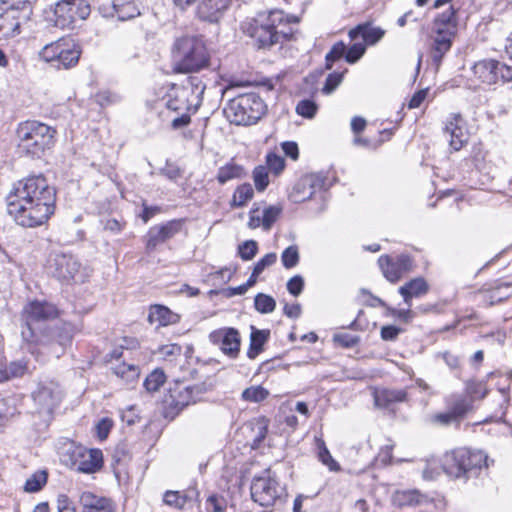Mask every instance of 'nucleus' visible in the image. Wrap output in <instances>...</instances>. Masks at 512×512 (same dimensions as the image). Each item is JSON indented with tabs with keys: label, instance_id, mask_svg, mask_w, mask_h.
<instances>
[{
	"label": "nucleus",
	"instance_id": "obj_10",
	"mask_svg": "<svg viewBox=\"0 0 512 512\" xmlns=\"http://www.w3.org/2000/svg\"><path fill=\"white\" fill-rule=\"evenodd\" d=\"M23 315L26 327L22 330L21 335L23 340L30 345L38 337L35 332L37 324L55 318L57 309L50 303L33 301L25 306Z\"/></svg>",
	"mask_w": 512,
	"mask_h": 512
},
{
	"label": "nucleus",
	"instance_id": "obj_29",
	"mask_svg": "<svg viewBox=\"0 0 512 512\" xmlns=\"http://www.w3.org/2000/svg\"><path fill=\"white\" fill-rule=\"evenodd\" d=\"M103 465V455L99 449H90L81 455L77 470L83 473H94Z\"/></svg>",
	"mask_w": 512,
	"mask_h": 512
},
{
	"label": "nucleus",
	"instance_id": "obj_64",
	"mask_svg": "<svg viewBox=\"0 0 512 512\" xmlns=\"http://www.w3.org/2000/svg\"><path fill=\"white\" fill-rule=\"evenodd\" d=\"M402 332V329L394 326V325H387L383 326L381 328V338L385 341H394L398 335Z\"/></svg>",
	"mask_w": 512,
	"mask_h": 512
},
{
	"label": "nucleus",
	"instance_id": "obj_25",
	"mask_svg": "<svg viewBox=\"0 0 512 512\" xmlns=\"http://www.w3.org/2000/svg\"><path fill=\"white\" fill-rule=\"evenodd\" d=\"M79 503L85 510L92 512H113L115 510L112 500L106 497H99L91 492H84L79 498Z\"/></svg>",
	"mask_w": 512,
	"mask_h": 512
},
{
	"label": "nucleus",
	"instance_id": "obj_14",
	"mask_svg": "<svg viewBox=\"0 0 512 512\" xmlns=\"http://www.w3.org/2000/svg\"><path fill=\"white\" fill-rule=\"evenodd\" d=\"M50 269L53 276L61 281L83 282L85 279L80 262L72 255L55 254L50 261Z\"/></svg>",
	"mask_w": 512,
	"mask_h": 512
},
{
	"label": "nucleus",
	"instance_id": "obj_48",
	"mask_svg": "<svg viewBox=\"0 0 512 512\" xmlns=\"http://www.w3.org/2000/svg\"><path fill=\"white\" fill-rule=\"evenodd\" d=\"M281 213V208L277 206H269L262 212V227L265 231L271 229Z\"/></svg>",
	"mask_w": 512,
	"mask_h": 512
},
{
	"label": "nucleus",
	"instance_id": "obj_6",
	"mask_svg": "<svg viewBox=\"0 0 512 512\" xmlns=\"http://www.w3.org/2000/svg\"><path fill=\"white\" fill-rule=\"evenodd\" d=\"M224 112L231 123L252 125L265 114L266 105L258 94L246 93L231 99Z\"/></svg>",
	"mask_w": 512,
	"mask_h": 512
},
{
	"label": "nucleus",
	"instance_id": "obj_62",
	"mask_svg": "<svg viewBox=\"0 0 512 512\" xmlns=\"http://www.w3.org/2000/svg\"><path fill=\"white\" fill-rule=\"evenodd\" d=\"M159 173L173 182H176L182 176L180 168L169 163H167L165 167L161 168Z\"/></svg>",
	"mask_w": 512,
	"mask_h": 512
},
{
	"label": "nucleus",
	"instance_id": "obj_37",
	"mask_svg": "<svg viewBox=\"0 0 512 512\" xmlns=\"http://www.w3.org/2000/svg\"><path fill=\"white\" fill-rule=\"evenodd\" d=\"M472 409V399L466 396L457 397L450 405L449 410L459 422Z\"/></svg>",
	"mask_w": 512,
	"mask_h": 512
},
{
	"label": "nucleus",
	"instance_id": "obj_16",
	"mask_svg": "<svg viewBox=\"0 0 512 512\" xmlns=\"http://www.w3.org/2000/svg\"><path fill=\"white\" fill-rule=\"evenodd\" d=\"M210 341L218 345L221 351L231 357L236 358L240 351V334L235 328H220L210 333Z\"/></svg>",
	"mask_w": 512,
	"mask_h": 512
},
{
	"label": "nucleus",
	"instance_id": "obj_40",
	"mask_svg": "<svg viewBox=\"0 0 512 512\" xmlns=\"http://www.w3.org/2000/svg\"><path fill=\"white\" fill-rule=\"evenodd\" d=\"M317 448H318V459L326 465L331 471L340 470V465L334 458L331 456L329 450L327 449L325 443L321 439H317Z\"/></svg>",
	"mask_w": 512,
	"mask_h": 512
},
{
	"label": "nucleus",
	"instance_id": "obj_31",
	"mask_svg": "<svg viewBox=\"0 0 512 512\" xmlns=\"http://www.w3.org/2000/svg\"><path fill=\"white\" fill-rule=\"evenodd\" d=\"M456 13L457 10L450 6L449 9L439 14L434 20V30L449 31L456 35L458 25Z\"/></svg>",
	"mask_w": 512,
	"mask_h": 512
},
{
	"label": "nucleus",
	"instance_id": "obj_28",
	"mask_svg": "<svg viewBox=\"0 0 512 512\" xmlns=\"http://www.w3.org/2000/svg\"><path fill=\"white\" fill-rule=\"evenodd\" d=\"M179 315L172 312L163 305H152L149 310L148 321L151 324L159 326H167L175 324L179 321Z\"/></svg>",
	"mask_w": 512,
	"mask_h": 512
},
{
	"label": "nucleus",
	"instance_id": "obj_38",
	"mask_svg": "<svg viewBox=\"0 0 512 512\" xmlns=\"http://www.w3.org/2000/svg\"><path fill=\"white\" fill-rule=\"evenodd\" d=\"M253 195L254 191L252 185L249 183L242 184L235 190L231 204L235 207H243L253 198Z\"/></svg>",
	"mask_w": 512,
	"mask_h": 512
},
{
	"label": "nucleus",
	"instance_id": "obj_51",
	"mask_svg": "<svg viewBox=\"0 0 512 512\" xmlns=\"http://www.w3.org/2000/svg\"><path fill=\"white\" fill-rule=\"evenodd\" d=\"M346 52V45L343 42H338L334 44L331 50L327 53L326 59V68L331 69L332 64L342 58Z\"/></svg>",
	"mask_w": 512,
	"mask_h": 512
},
{
	"label": "nucleus",
	"instance_id": "obj_8",
	"mask_svg": "<svg viewBox=\"0 0 512 512\" xmlns=\"http://www.w3.org/2000/svg\"><path fill=\"white\" fill-rule=\"evenodd\" d=\"M71 340L72 333L69 326L49 328L34 340L38 348L36 349L30 344L27 350L37 359L39 354H48L59 358Z\"/></svg>",
	"mask_w": 512,
	"mask_h": 512
},
{
	"label": "nucleus",
	"instance_id": "obj_63",
	"mask_svg": "<svg viewBox=\"0 0 512 512\" xmlns=\"http://www.w3.org/2000/svg\"><path fill=\"white\" fill-rule=\"evenodd\" d=\"M113 426V422L109 418H102L96 425L97 436L100 440H105Z\"/></svg>",
	"mask_w": 512,
	"mask_h": 512
},
{
	"label": "nucleus",
	"instance_id": "obj_50",
	"mask_svg": "<svg viewBox=\"0 0 512 512\" xmlns=\"http://www.w3.org/2000/svg\"><path fill=\"white\" fill-rule=\"evenodd\" d=\"M253 180L258 191H264L269 184L268 171L265 166H257L253 171Z\"/></svg>",
	"mask_w": 512,
	"mask_h": 512
},
{
	"label": "nucleus",
	"instance_id": "obj_57",
	"mask_svg": "<svg viewBox=\"0 0 512 512\" xmlns=\"http://www.w3.org/2000/svg\"><path fill=\"white\" fill-rule=\"evenodd\" d=\"M342 80H343V72L342 73H339V72L330 73L326 78V81H325L322 91L325 94L332 93L341 84Z\"/></svg>",
	"mask_w": 512,
	"mask_h": 512
},
{
	"label": "nucleus",
	"instance_id": "obj_13",
	"mask_svg": "<svg viewBox=\"0 0 512 512\" xmlns=\"http://www.w3.org/2000/svg\"><path fill=\"white\" fill-rule=\"evenodd\" d=\"M393 505L399 509L423 508L427 511L445 510L447 503L443 497L429 498L417 490H399L392 496Z\"/></svg>",
	"mask_w": 512,
	"mask_h": 512
},
{
	"label": "nucleus",
	"instance_id": "obj_18",
	"mask_svg": "<svg viewBox=\"0 0 512 512\" xmlns=\"http://www.w3.org/2000/svg\"><path fill=\"white\" fill-rule=\"evenodd\" d=\"M62 392L57 383L48 382L40 384L33 393V399L43 412L51 413L60 403Z\"/></svg>",
	"mask_w": 512,
	"mask_h": 512
},
{
	"label": "nucleus",
	"instance_id": "obj_55",
	"mask_svg": "<svg viewBox=\"0 0 512 512\" xmlns=\"http://www.w3.org/2000/svg\"><path fill=\"white\" fill-rule=\"evenodd\" d=\"M238 251H239L240 257L243 260H245V261L251 260L254 258V256L256 255V253L258 251L257 242L254 240L245 241L244 243H242L239 246Z\"/></svg>",
	"mask_w": 512,
	"mask_h": 512
},
{
	"label": "nucleus",
	"instance_id": "obj_7",
	"mask_svg": "<svg viewBox=\"0 0 512 512\" xmlns=\"http://www.w3.org/2000/svg\"><path fill=\"white\" fill-rule=\"evenodd\" d=\"M205 391L204 384L190 385L178 380L170 384L162 401L164 417L174 419L185 407L198 401Z\"/></svg>",
	"mask_w": 512,
	"mask_h": 512
},
{
	"label": "nucleus",
	"instance_id": "obj_32",
	"mask_svg": "<svg viewBox=\"0 0 512 512\" xmlns=\"http://www.w3.org/2000/svg\"><path fill=\"white\" fill-rule=\"evenodd\" d=\"M349 36L352 40H355L361 36L365 43L373 45L384 36V31L380 28L369 27L367 25H359L356 28L350 30Z\"/></svg>",
	"mask_w": 512,
	"mask_h": 512
},
{
	"label": "nucleus",
	"instance_id": "obj_54",
	"mask_svg": "<svg viewBox=\"0 0 512 512\" xmlns=\"http://www.w3.org/2000/svg\"><path fill=\"white\" fill-rule=\"evenodd\" d=\"M366 46L364 43H354L348 50L345 52V59L348 63H356L365 53Z\"/></svg>",
	"mask_w": 512,
	"mask_h": 512
},
{
	"label": "nucleus",
	"instance_id": "obj_17",
	"mask_svg": "<svg viewBox=\"0 0 512 512\" xmlns=\"http://www.w3.org/2000/svg\"><path fill=\"white\" fill-rule=\"evenodd\" d=\"M182 223L180 220L168 221L161 225L151 227L146 235V249L152 252L156 247L173 238L180 232Z\"/></svg>",
	"mask_w": 512,
	"mask_h": 512
},
{
	"label": "nucleus",
	"instance_id": "obj_49",
	"mask_svg": "<svg viewBox=\"0 0 512 512\" xmlns=\"http://www.w3.org/2000/svg\"><path fill=\"white\" fill-rule=\"evenodd\" d=\"M281 261L286 269L295 267L299 262L298 248L296 246L287 247L281 255Z\"/></svg>",
	"mask_w": 512,
	"mask_h": 512
},
{
	"label": "nucleus",
	"instance_id": "obj_9",
	"mask_svg": "<svg viewBox=\"0 0 512 512\" xmlns=\"http://www.w3.org/2000/svg\"><path fill=\"white\" fill-rule=\"evenodd\" d=\"M283 487L276 479V475L270 469H266L261 475L255 476L251 484V497L260 506L269 507L281 498Z\"/></svg>",
	"mask_w": 512,
	"mask_h": 512
},
{
	"label": "nucleus",
	"instance_id": "obj_34",
	"mask_svg": "<svg viewBox=\"0 0 512 512\" xmlns=\"http://www.w3.org/2000/svg\"><path fill=\"white\" fill-rule=\"evenodd\" d=\"M269 331L258 330L252 327V332L250 335V347L247 352V356L250 359H254L258 356V354L262 351L263 345L268 340Z\"/></svg>",
	"mask_w": 512,
	"mask_h": 512
},
{
	"label": "nucleus",
	"instance_id": "obj_2",
	"mask_svg": "<svg viewBox=\"0 0 512 512\" xmlns=\"http://www.w3.org/2000/svg\"><path fill=\"white\" fill-rule=\"evenodd\" d=\"M298 18L292 15H285L280 9H273L269 12H260L256 18L242 24L244 34L254 40L258 48H270L289 38L290 32L277 30L284 23H296Z\"/></svg>",
	"mask_w": 512,
	"mask_h": 512
},
{
	"label": "nucleus",
	"instance_id": "obj_47",
	"mask_svg": "<svg viewBox=\"0 0 512 512\" xmlns=\"http://www.w3.org/2000/svg\"><path fill=\"white\" fill-rule=\"evenodd\" d=\"M268 391L262 386H251L242 392V398L249 402H261L268 396Z\"/></svg>",
	"mask_w": 512,
	"mask_h": 512
},
{
	"label": "nucleus",
	"instance_id": "obj_56",
	"mask_svg": "<svg viewBox=\"0 0 512 512\" xmlns=\"http://www.w3.org/2000/svg\"><path fill=\"white\" fill-rule=\"evenodd\" d=\"M120 100V97L118 94L113 93L109 90H103L98 92L95 95V101L97 104H99L101 107H106L112 104L117 103Z\"/></svg>",
	"mask_w": 512,
	"mask_h": 512
},
{
	"label": "nucleus",
	"instance_id": "obj_42",
	"mask_svg": "<svg viewBox=\"0 0 512 512\" xmlns=\"http://www.w3.org/2000/svg\"><path fill=\"white\" fill-rule=\"evenodd\" d=\"M255 309L262 314H268L275 310L276 301L270 295L259 293L254 299Z\"/></svg>",
	"mask_w": 512,
	"mask_h": 512
},
{
	"label": "nucleus",
	"instance_id": "obj_36",
	"mask_svg": "<svg viewBox=\"0 0 512 512\" xmlns=\"http://www.w3.org/2000/svg\"><path fill=\"white\" fill-rule=\"evenodd\" d=\"M115 16L118 20L125 21L132 19L140 14V11L134 2L113 3Z\"/></svg>",
	"mask_w": 512,
	"mask_h": 512
},
{
	"label": "nucleus",
	"instance_id": "obj_5",
	"mask_svg": "<svg viewBox=\"0 0 512 512\" xmlns=\"http://www.w3.org/2000/svg\"><path fill=\"white\" fill-rule=\"evenodd\" d=\"M19 149L32 157H40L55 142L54 128L38 122H21L16 130Z\"/></svg>",
	"mask_w": 512,
	"mask_h": 512
},
{
	"label": "nucleus",
	"instance_id": "obj_19",
	"mask_svg": "<svg viewBox=\"0 0 512 512\" xmlns=\"http://www.w3.org/2000/svg\"><path fill=\"white\" fill-rule=\"evenodd\" d=\"M198 491L189 487L183 491L168 490L163 495V502L176 510H193L198 506Z\"/></svg>",
	"mask_w": 512,
	"mask_h": 512
},
{
	"label": "nucleus",
	"instance_id": "obj_35",
	"mask_svg": "<svg viewBox=\"0 0 512 512\" xmlns=\"http://www.w3.org/2000/svg\"><path fill=\"white\" fill-rule=\"evenodd\" d=\"M512 294V282L498 281L489 291L490 304L501 302Z\"/></svg>",
	"mask_w": 512,
	"mask_h": 512
},
{
	"label": "nucleus",
	"instance_id": "obj_24",
	"mask_svg": "<svg viewBox=\"0 0 512 512\" xmlns=\"http://www.w3.org/2000/svg\"><path fill=\"white\" fill-rule=\"evenodd\" d=\"M206 85L198 77H189L187 82L176 88V97H189L195 105L202 101Z\"/></svg>",
	"mask_w": 512,
	"mask_h": 512
},
{
	"label": "nucleus",
	"instance_id": "obj_53",
	"mask_svg": "<svg viewBox=\"0 0 512 512\" xmlns=\"http://www.w3.org/2000/svg\"><path fill=\"white\" fill-rule=\"evenodd\" d=\"M266 164L270 171L278 175L283 171L285 167V160L278 154L269 153L266 156Z\"/></svg>",
	"mask_w": 512,
	"mask_h": 512
},
{
	"label": "nucleus",
	"instance_id": "obj_20",
	"mask_svg": "<svg viewBox=\"0 0 512 512\" xmlns=\"http://www.w3.org/2000/svg\"><path fill=\"white\" fill-rule=\"evenodd\" d=\"M231 0H201L197 7L200 20L217 23L230 5Z\"/></svg>",
	"mask_w": 512,
	"mask_h": 512
},
{
	"label": "nucleus",
	"instance_id": "obj_21",
	"mask_svg": "<svg viewBox=\"0 0 512 512\" xmlns=\"http://www.w3.org/2000/svg\"><path fill=\"white\" fill-rule=\"evenodd\" d=\"M455 34L443 30H434L431 43V58L436 66L442 62L444 55L451 49Z\"/></svg>",
	"mask_w": 512,
	"mask_h": 512
},
{
	"label": "nucleus",
	"instance_id": "obj_52",
	"mask_svg": "<svg viewBox=\"0 0 512 512\" xmlns=\"http://www.w3.org/2000/svg\"><path fill=\"white\" fill-rule=\"evenodd\" d=\"M317 109L316 103L309 99L301 100L296 106V112L309 119L315 116Z\"/></svg>",
	"mask_w": 512,
	"mask_h": 512
},
{
	"label": "nucleus",
	"instance_id": "obj_33",
	"mask_svg": "<svg viewBox=\"0 0 512 512\" xmlns=\"http://www.w3.org/2000/svg\"><path fill=\"white\" fill-rule=\"evenodd\" d=\"M244 174L245 172L242 166L230 162L218 169L217 181L219 184L224 185L228 181L242 178Z\"/></svg>",
	"mask_w": 512,
	"mask_h": 512
},
{
	"label": "nucleus",
	"instance_id": "obj_60",
	"mask_svg": "<svg viewBox=\"0 0 512 512\" xmlns=\"http://www.w3.org/2000/svg\"><path fill=\"white\" fill-rule=\"evenodd\" d=\"M304 288V279L300 275H295L287 282V290L293 296H299Z\"/></svg>",
	"mask_w": 512,
	"mask_h": 512
},
{
	"label": "nucleus",
	"instance_id": "obj_45",
	"mask_svg": "<svg viewBox=\"0 0 512 512\" xmlns=\"http://www.w3.org/2000/svg\"><path fill=\"white\" fill-rule=\"evenodd\" d=\"M449 136V144L451 148L455 151H459L465 143L468 141V133L466 129V124L458 127L456 131H453Z\"/></svg>",
	"mask_w": 512,
	"mask_h": 512
},
{
	"label": "nucleus",
	"instance_id": "obj_15",
	"mask_svg": "<svg viewBox=\"0 0 512 512\" xmlns=\"http://www.w3.org/2000/svg\"><path fill=\"white\" fill-rule=\"evenodd\" d=\"M379 267L383 276L391 283H395L401 277L413 270V259L407 254H401L396 257L382 255L378 259Z\"/></svg>",
	"mask_w": 512,
	"mask_h": 512
},
{
	"label": "nucleus",
	"instance_id": "obj_58",
	"mask_svg": "<svg viewBox=\"0 0 512 512\" xmlns=\"http://www.w3.org/2000/svg\"><path fill=\"white\" fill-rule=\"evenodd\" d=\"M10 378L20 377L29 371L28 362L26 360H16L9 364L7 367Z\"/></svg>",
	"mask_w": 512,
	"mask_h": 512
},
{
	"label": "nucleus",
	"instance_id": "obj_4",
	"mask_svg": "<svg viewBox=\"0 0 512 512\" xmlns=\"http://www.w3.org/2000/svg\"><path fill=\"white\" fill-rule=\"evenodd\" d=\"M489 461L483 451L461 447L445 453L442 468L453 478L468 480L478 476L483 468H488Z\"/></svg>",
	"mask_w": 512,
	"mask_h": 512
},
{
	"label": "nucleus",
	"instance_id": "obj_44",
	"mask_svg": "<svg viewBox=\"0 0 512 512\" xmlns=\"http://www.w3.org/2000/svg\"><path fill=\"white\" fill-rule=\"evenodd\" d=\"M64 39H59L56 42L47 44L41 51L40 57L45 62H50L53 65L55 64L59 54H61L60 48H62Z\"/></svg>",
	"mask_w": 512,
	"mask_h": 512
},
{
	"label": "nucleus",
	"instance_id": "obj_11",
	"mask_svg": "<svg viewBox=\"0 0 512 512\" xmlns=\"http://www.w3.org/2000/svg\"><path fill=\"white\" fill-rule=\"evenodd\" d=\"M90 5L86 0H61L56 4L55 25L62 29L73 28L77 21L90 15Z\"/></svg>",
	"mask_w": 512,
	"mask_h": 512
},
{
	"label": "nucleus",
	"instance_id": "obj_23",
	"mask_svg": "<svg viewBox=\"0 0 512 512\" xmlns=\"http://www.w3.org/2000/svg\"><path fill=\"white\" fill-rule=\"evenodd\" d=\"M54 67L69 69L75 66L80 58L81 50L71 39H64L62 48Z\"/></svg>",
	"mask_w": 512,
	"mask_h": 512
},
{
	"label": "nucleus",
	"instance_id": "obj_61",
	"mask_svg": "<svg viewBox=\"0 0 512 512\" xmlns=\"http://www.w3.org/2000/svg\"><path fill=\"white\" fill-rule=\"evenodd\" d=\"M277 260V255L275 253H268L254 266L255 274H261L267 267L273 265Z\"/></svg>",
	"mask_w": 512,
	"mask_h": 512
},
{
	"label": "nucleus",
	"instance_id": "obj_41",
	"mask_svg": "<svg viewBox=\"0 0 512 512\" xmlns=\"http://www.w3.org/2000/svg\"><path fill=\"white\" fill-rule=\"evenodd\" d=\"M47 482V473L44 470L37 471L25 482L24 490L29 493L38 492Z\"/></svg>",
	"mask_w": 512,
	"mask_h": 512
},
{
	"label": "nucleus",
	"instance_id": "obj_43",
	"mask_svg": "<svg viewBox=\"0 0 512 512\" xmlns=\"http://www.w3.org/2000/svg\"><path fill=\"white\" fill-rule=\"evenodd\" d=\"M166 375L161 369L152 371L144 381V387L148 392L157 391L165 382Z\"/></svg>",
	"mask_w": 512,
	"mask_h": 512
},
{
	"label": "nucleus",
	"instance_id": "obj_59",
	"mask_svg": "<svg viewBox=\"0 0 512 512\" xmlns=\"http://www.w3.org/2000/svg\"><path fill=\"white\" fill-rule=\"evenodd\" d=\"M465 121L463 117L458 113L450 114L445 122V133L447 135L451 134L453 131H456L458 127L465 125Z\"/></svg>",
	"mask_w": 512,
	"mask_h": 512
},
{
	"label": "nucleus",
	"instance_id": "obj_22",
	"mask_svg": "<svg viewBox=\"0 0 512 512\" xmlns=\"http://www.w3.org/2000/svg\"><path fill=\"white\" fill-rule=\"evenodd\" d=\"M429 291V285L422 277L414 278L398 290L399 294L403 297L404 303L410 308L414 298H420L426 295Z\"/></svg>",
	"mask_w": 512,
	"mask_h": 512
},
{
	"label": "nucleus",
	"instance_id": "obj_12",
	"mask_svg": "<svg viewBox=\"0 0 512 512\" xmlns=\"http://www.w3.org/2000/svg\"><path fill=\"white\" fill-rule=\"evenodd\" d=\"M32 15V4L28 0L11 4L6 11L0 15V38L13 37L19 33L20 25L30 20Z\"/></svg>",
	"mask_w": 512,
	"mask_h": 512
},
{
	"label": "nucleus",
	"instance_id": "obj_27",
	"mask_svg": "<svg viewBox=\"0 0 512 512\" xmlns=\"http://www.w3.org/2000/svg\"><path fill=\"white\" fill-rule=\"evenodd\" d=\"M407 401V393L403 389H381L374 392V402L379 408H388L394 403Z\"/></svg>",
	"mask_w": 512,
	"mask_h": 512
},
{
	"label": "nucleus",
	"instance_id": "obj_30",
	"mask_svg": "<svg viewBox=\"0 0 512 512\" xmlns=\"http://www.w3.org/2000/svg\"><path fill=\"white\" fill-rule=\"evenodd\" d=\"M497 61L482 60L473 66L474 75L483 83L496 84Z\"/></svg>",
	"mask_w": 512,
	"mask_h": 512
},
{
	"label": "nucleus",
	"instance_id": "obj_46",
	"mask_svg": "<svg viewBox=\"0 0 512 512\" xmlns=\"http://www.w3.org/2000/svg\"><path fill=\"white\" fill-rule=\"evenodd\" d=\"M194 102L189 98L176 97V88L173 90V94H170V98L167 101V108L173 111L188 110Z\"/></svg>",
	"mask_w": 512,
	"mask_h": 512
},
{
	"label": "nucleus",
	"instance_id": "obj_3",
	"mask_svg": "<svg viewBox=\"0 0 512 512\" xmlns=\"http://www.w3.org/2000/svg\"><path fill=\"white\" fill-rule=\"evenodd\" d=\"M174 70L180 73L199 72L210 65V54L202 39L185 36L173 45Z\"/></svg>",
	"mask_w": 512,
	"mask_h": 512
},
{
	"label": "nucleus",
	"instance_id": "obj_39",
	"mask_svg": "<svg viewBox=\"0 0 512 512\" xmlns=\"http://www.w3.org/2000/svg\"><path fill=\"white\" fill-rule=\"evenodd\" d=\"M114 374L126 382H132L139 377V368L133 364L120 363L113 368Z\"/></svg>",
	"mask_w": 512,
	"mask_h": 512
},
{
	"label": "nucleus",
	"instance_id": "obj_26",
	"mask_svg": "<svg viewBox=\"0 0 512 512\" xmlns=\"http://www.w3.org/2000/svg\"><path fill=\"white\" fill-rule=\"evenodd\" d=\"M325 178L318 173H311L303 176L297 183L295 189L302 193L301 200L310 199L318 190L324 187Z\"/></svg>",
	"mask_w": 512,
	"mask_h": 512
},
{
	"label": "nucleus",
	"instance_id": "obj_1",
	"mask_svg": "<svg viewBox=\"0 0 512 512\" xmlns=\"http://www.w3.org/2000/svg\"><path fill=\"white\" fill-rule=\"evenodd\" d=\"M55 202V189L42 175L18 181L6 196L8 214L23 227L45 223L54 213Z\"/></svg>",
	"mask_w": 512,
	"mask_h": 512
}]
</instances>
